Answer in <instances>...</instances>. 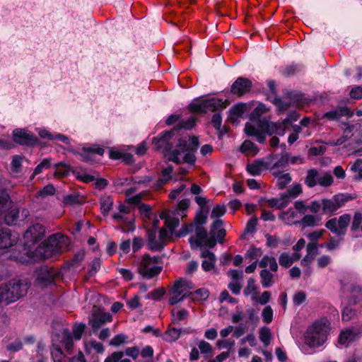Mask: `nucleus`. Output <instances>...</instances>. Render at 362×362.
Listing matches in <instances>:
<instances>
[{"label": "nucleus", "instance_id": "a18cd8bd", "mask_svg": "<svg viewBox=\"0 0 362 362\" xmlns=\"http://www.w3.org/2000/svg\"><path fill=\"white\" fill-rule=\"evenodd\" d=\"M10 197L5 190H0V216L10 206Z\"/></svg>", "mask_w": 362, "mask_h": 362}, {"label": "nucleus", "instance_id": "de8ad7c7", "mask_svg": "<svg viewBox=\"0 0 362 362\" xmlns=\"http://www.w3.org/2000/svg\"><path fill=\"white\" fill-rule=\"evenodd\" d=\"M52 165V160L50 158H45L34 169L33 173L30 179H33L35 175L40 174L44 170L49 169Z\"/></svg>", "mask_w": 362, "mask_h": 362}, {"label": "nucleus", "instance_id": "864d4df0", "mask_svg": "<svg viewBox=\"0 0 362 362\" xmlns=\"http://www.w3.org/2000/svg\"><path fill=\"white\" fill-rule=\"evenodd\" d=\"M351 170L357 173L354 177L356 180H362V159H357L351 166Z\"/></svg>", "mask_w": 362, "mask_h": 362}, {"label": "nucleus", "instance_id": "5fc2aeb1", "mask_svg": "<svg viewBox=\"0 0 362 362\" xmlns=\"http://www.w3.org/2000/svg\"><path fill=\"white\" fill-rule=\"evenodd\" d=\"M296 213L293 209H289L286 212L284 213L282 218L286 221L288 224H295L298 222V220L295 219Z\"/></svg>", "mask_w": 362, "mask_h": 362}, {"label": "nucleus", "instance_id": "2eb2a0df", "mask_svg": "<svg viewBox=\"0 0 362 362\" xmlns=\"http://www.w3.org/2000/svg\"><path fill=\"white\" fill-rule=\"evenodd\" d=\"M269 161L268 170L273 174L274 172H282L289 163V155L287 153L282 154L280 157L276 155L267 157Z\"/></svg>", "mask_w": 362, "mask_h": 362}, {"label": "nucleus", "instance_id": "b1692460", "mask_svg": "<svg viewBox=\"0 0 362 362\" xmlns=\"http://www.w3.org/2000/svg\"><path fill=\"white\" fill-rule=\"evenodd\" d=\"M276 180V186L279 189H284L292 180L290 173L285 171L274 172L272 174Z\"/></svg>", "mask_w": 362, "mask_h": 362}, {"label": "nucleus", "instance_id": "473e14b6", "mask_svg": "<svg viewBox=\"0 0 362 362\" xmlns=\"http://www.w3.org/2000/svg\"><path fill=\"white\" fill-rule=\"evenodd\" d=\"M259 267L261 268L269 267L272 272H276L278 269V265L276 259L269 256L263 257V258L259 262Z\"/></svg>", "mask_w": 362, "mask_h": 362}, {"label": "nucleus", "instance_id": "a19ab883", "mask_svg": "<svg viewBox=\"0 0 362 362\" xmlns=\"http://www.w3.org/2000/svg\"><path fill=\"white\" fill-rule=\"evenodd\" d=\"M338 210L333 198L322 199V212L324 214H334Z\"/></svg>", "mask_w": 362, "mask_h": 362}, {"label": "nucleus", "instance_id": "37998d69", "mask_svg": "<svg viewBox=\"0 0 362 362\" xmlns=\"http://www.w3.org/2000/svg\"><path fill=\"white\" fill-rule=\"evenodd\" d=\"M334 182V178L329 173H323L319 175L317 185L323 187H330Z\"/></svg>", "mask_w": 362, "mask_h": 362}, {"label": "nucleus", "instance_id": "e433bc0d", "mask_svg": "<svg viewBox=\"0 0 362 362\" xmlns=\"http://www.w3.org/2000/svg\"><path fill=\"white\" fill-rule=\"evenodd\" d=\"M180 336V329L175 327H170L163 334V339L169 342L176 341Z\"/></svg>", "mask_w": 362, "mask_h": 362}, {"label": "nucleus", "instance_id": "4468645a", "mask_svg": "<svg viewBox=\"0 0 362 362\" xmlns=\"http://www.w3.org/2000/svg\"><path fill=\"white\" fill-rule=\"evenodd\" d=\"M13 141L21 145L35 146L38 143L37 138L25 129L17 128L13 131Z\"/></svg>", "mask_w": 362, "mask_h": 362}, {"label": "nucleus", "instance_id": "423d86ee", "mask_svg": "<svg viewBox=\"0 0 362 362\" xmlns=\"http://www.w3.org/2000/svg\"><path fill=\"white\" fill-rule=\"evenodd\" d=\"M329 329V322L327 319L323 318L315 321L305 332V344L311 348L322 346L327 340Z\"/></svg>", "mask_w": 362, "mask_h": 362}, {"label": "nucleus", "instance_id": "a211bd4d", "mask_svg": "<svg viewBox=\"0 0 362 362\" xmlns=\"http://www.w3.org/2000/svg\"><path fill=\"white\" fill-rule=\"evenodd\" d=\"M45 230L42 225L40 223H35L28 228V229L24 233V238L26 240L27 243H36L41 240Z\"/></svg>", "mask_w": 362, "mask_h": 362}, {"label": "nucleus", "instance_id": "13d9d810", "mask_svg": "<svg viewBox=\"0 0 362 362\" xmlns=\"http://www.w3.org/2000/svg\"><path fill=\"white\" fill-rule=\"evenodd\" d=\"M90 347L95 350L97 353L102 354L104 351V347L102 343L95 340H90L89 342L86 343V347Z\"/></svg>", "mask_w": 362, "mask_h": 362}, {"label": "nucleus", "instance_id": "0eeeda50", "mask_svg": "<svg viewBox=\"0 0 362 362\" xmlns=\"http://www.w3.org/2000/svg\"><path fill=\"white\" fill-rule=\"evenodd\" d=\"M189 206V200L184 199L181 200L176 209L163 212L160 218L165 221V226L169 228L170 238L173 230L180 223V218L186 216V212Z\"/></svg>", "mask_w": 362, "mask_h": 362}, {"label": "nucleus", "instance_id": "bb28decb", "mask_svg": "<svg viewBox=\"0 0 362 362\" xmlns=\"http://www.w3.org/2000/svg\"><path fill=\"white\" fill-rule=\"evenodd\" d=\"M353 115V112L347 107H343L325 113L324 117L331 120H337L341 116L351 117Z\"/></svg>", "mask_w": 362, "mask_h": 362}, {"label": "nucleus", "instance_id": "0e129e2a", "mask_svg": "<svg viewBox=\"0 0 362 362\" xmlns=\"http://www.w3.org/2000/svg\"><path fill=\"white\" fill-rule=\"evenodd\" d=\"M257 224V219L255 217H252L247 223L245 228V233H252L255 230Z\"/></svg>", "mask_w": 362, "mask_h": 362}, {"label": "nucleus", "instance_id": "49530a36", "mask_svg": "<svg viewBox=\"0 0 362 362\" xmlns=\"http://www.w3.org/2000/svg\"><path fill=\"white\" fill-rule=\"evenodd\" d=\"M134 191V188H130L126 191L127 202L130 204L138 205L141 202L142 196L141 194L132 196Z\"/></svg>", "mask_w": 362, "mask_h": 362}, {"label": "nucleus", "instance_id": "6e6552de", "mask_svg": "<svg viewBox=\"0 0 362 362\" xmlns=\"http://www.w3.org/2000/svg\"><path fill=\"white\" fill-rule=\"evenodd\" d=\"M28 285L21 281L10 282L0 286V303L9 304L25 296L28 291Z\"/></svg>", "mask_w": 362, "mask_h": 362}, {"label": "nucleus", "instance_id": "20e7f679", "mask_svg": "<svg viewBox=\"0 0 362 362\" xmlns=\"http://www.w3.org/2000/svg\"><path fill=\"white\" fill-rule=\"evenodd\" d=\"M141 214L149 220H152V226L148 229V245L152 251L161 250L170 240V233L164 228L159 230L158 236H156V230L160 223L159 219L151 211V207L148 204H141L139 206Z\"/></svg>", "mask_w": 362, "mask_h": 362}, {"label": "nucleus", "instance_id": "6ab92c4d", "mask_svg": "<svg viewBox=\"0 0 362 362\" xmlns=\"http://www.w3.org/2000/svg\"><path fill=\"white\" fill-rule=\"evenodd\" d=\"M269 161L267 158L256 159L246 166L247 172L252 176L260 175L264 170H268Z\"/></svg>", "mask_w": 362, "mask_h": 362}, {"label": "nucleus", "instance_id": "f3484780", "mask_svg": "<svg viewBox=\"0 0 362 362\" xmlns=\"http://www.w3.org/2000/svg\"><path fill=\"white\" fill-rule=\"evenodd\" d=\"M112 219L121 225L124 232L134 231L135 229L134 220L130 215L118 211L112 214Z\"/></svg>", "mask_w": 362, "mask_h": 362}, {"label": "nucleus", "instance_id": "393cba45", "mask_svg": "<svg viewBox=\"0 0 362 362\" xmlns=\"http://www.w3.org/2000/svg\"><path fill=\"white\" fill-rule=\"evenodd\" d=\"M104 149L100 147H90V148H83L82 152L79 154L81 156L83 160L85 162H91L93 160V156L95 153L103 156L104 153Z\"/></svg>", "mask_w": 362, "mask_h": 362}, {"label": "nucleus", "instance_id": "a878e982", "mask_svg": "<svg viewBox=\"0 0 362 362\" xmlns=\"http://www.w3.org/2000/svg\"><path fill=\"white\" fill-rule=\"evenodd\" d=\"M172 173L173 168L171 166H168L164 168L158 178V180L154 183V187L156 189H160L167 184L172 179Z\"/></svg>", "mask_w": 362, "mask_h": 362}, {"label": "nucleus", "instance_id": "4be33fe9", "mask_svg": "<svg viewBox=\"0 0 362 362\" xmlns=\"http://www.w3.org/2000/svg\"><path fill=\"white\" fill-rule=\"evenodd\" d=\"M36 131L42 139H47L51 141L57 140L65 144H70V139L64 134L57 133L51 134L48 130L43 128L36 129Z\"/></svg>", "mask_w": 362, "mask_h": 362}, {"label": "nucleus", "instance_id": "c03bdc74", "mask_svg": "<svg viewBox=\"0 0 362 362\" xmlns=\"http://www.w3.org/2000/svg\"><path fill=\"white\" fill-rule=\"evenodd\" d=\"M259 337L260 341L264 344V346H268L271 342L272 333L267 327H263L259 329Z\"/></svg>", "mask_w": 362, "mask_h": 362}, {"label": "nucleus", "instance_id": "412c9836", "mask_svg": "<svg viewBox=\"0 0 362 362\" xmlns=\"http://www.w3.org/2000/svg\"><path fill=\"white\" fill-rule=\"evenodd\" d=\"M360 333V330L356 328L346 329L341 331L338 341L340 344L347 346L358 339Z\"/></svg>", "mask_w": 362, "mask_h": 362}, {"label": "nucleus", "instance_id": "ddd939ff", "mask_svg": "<svg viewBox=\"0 0 362 362\" xmlns=\"http://www.w3.org/2000/svg\"><path fill=\"white\" fill-rule=\"evenodd\" d=\"M350 221L351 216L348 214H344L338 218H333L329 219L326 222L325 226L337 235H344Z\"/></svg>", "mask_w": 362, "mask_h": 362}, {"label": "nucleus", "instance_id": "8fccbe9b", "mask_svg": "<svg viewBox=\"0 0 362 362\" xmlns=\"http://www.w3.org/2000/svg\"><path fill=\"white\" fill-rule=\"evenodd\" d=\"M302 193V186L300 184H293V186L284 193V195L288 199V202L291 199L297 197Z\"/></svg>", "mask_w": 362, "mask_h": 362}, {"label": "nucleus", "instance_id": "09e8293b", "mask_svg": "<svg viewBox=\"0 0 362 362\" xmlns=\"http://www.w3.org/2000/svg\"><path fill=\"white\" fill-rule=\"evenodd\" d=\"M54 175L57 177H64L67 175L70 172V167L64 163H59L54 165Z\"/></svg>", "mask_w": 362, "mask_h": 362}, {"label": "nucleus", "instance_id": "052dcab7", "mask_svg": "<svg viewBox=\"0 0 362 362\" xmlns=\"http://www.w3.org/2000/svg\"><path fill=\"white\" fill-rule=\"evenodd\" d=\"M362 223V214L360 212H356L354 216V219L351 224V230L356 231L361 223Z\"/></svg>", "mask_w": 362, "mask_h": 362}, {"label": "nucleus", "instance_id": "72a5a7b5", "mask_svg": "<svg viewBox=\"0 0 362 362\" xmlns=\"http://www.w3.org/2000/svg\"><path fill=\"white\" fill-rule=\"evenodd\" d=\"M320 174L315 169H310L308 171L305 183L308 187L312 188L317 185Z\"/></svg>", "mask_w": 362, "mask_h": 362}, {"label": "nucleus", "instance_id": "1a4fd4ad", "mask_svg": "<svg viewBox=\"0 0 362 362\" xmlns=\"http://www.w3.org/2000/svg\"><path fill=\"white\" fill-rule=\"evenodd\" d=\"M160 260V257L158 256L151 257L148 255H144L138 267L139 273L148 279L158 275L162 270Z\"/></svg>", "mask_w": 362, "mask_h": 362}, {"label": "nucleus", "instance_id": "338daca9", "mask_svg": "<svg viewBox=\"0 0 362 362\" xmlns=\"http://www.w3.org/2000/svg\"><path fill=\"white\" fill-rule=\"evenodd\" d=\"M55 192V189L53 185H49L43 187L42 189L39 191L38 195L42 197H45L49 195H52Z\"/></svg>", "mask_w": 362, "mask_h": 362}, {"label": "nucleus", "instance_id": "f03ea898", "mask_svg": "<svg viewBox=\"0 0 362 362\" xmlns=\"http://www.w3.org/2000/svg\"><path fill=\"white\" fill-rule=\"evenodd\" d=\"M298 117V114L293 111L281 122H273L267 119L252 120L246 123L245 132L248 136H255L258 142L263 143L266 140V134L284 136L288 125L297 121Z\"/></svg>", "mask_w": 362, "mask_h": 362}, {"label": "nucleus", "instance_id": "69168bd1", "mask_svg": "<svg viewBox=\"0 0 362 362\" xmlns=\"http://www.w3.org/2000/svg\"><path fill=\"white\" fill-rule=\"evenodd\" d=\"M339 243V240H335L334 238H331L328 243L321 245L320 247L326 248L328 251H332L337 248Z\"/></svg>", "mask_w": 362, "mask_h": 362}, {"label": "nucleus", "instance_id": "f8f14e48", "mask_svg": "<svg viewBox=\"0 0 362 362\" xmlns=\"http://www.w3.org/2000/svg\"><path fill=\"white\" fill-rule=\"evenodd\" d=\"M192 247H199L205 245L209 247H214L216 241L213 236L209 237L206 230L201 226H198L195 229V235L192 236L189 240Z\"/></svg>", "mask_w": 362, "mask_h": 362}, {"label": "nucleus", "instance_id": "dca6fc26", "mask_svg": "<svg viewBox=\"0 0 362 362\" xmlns=\"http://www.w3.org/2000/svg\"><path fill=\"white\" fill-rule=\"evenodd\" d=\"M18 238V234L12 232L9 228H0V249L8 248L16 245Z\"/></svg>", "mask_w": 362, "mask_h": 362}, {"label": "nucleus", "instance_id": "f704fd0d", "mask_svg": "<svg viewBox=\"0 0 362 362\" xmlns=\"http://www.w3.org/2000/svg\"><path fill=\"white\" fill-rule=\"evenodd\" d=\"M198 348L200 353L204 355L206 359L210 358L214 354L211 345L204 340H202L199 342Z\"/></svg>", "mask_w": 362, "mask_h": 362}, {"label": "nucleus", "instance_id": "c9c22d12", "mask_svg": "<svg viewBox=\"0 0 362 362\" xmlns=\"http://www.w3.org/2000/svg\"><path fill=\"white\" fill-rule=\"evenodd\" d=\"M172 321L174 324H178L180 322L187 318L189 312L185 309H174L171 313Z\"/></svg>", "mask_w": 362, "mask_h": 362}, {"label": "nucleus", "instance_id": "aec40b11", "mask_svg": "<svg viewBox=\"0 0 362 362\" xmlns=\"http://www.w3.org/2000/svg\"><path fill=\"white\" fill-rule=\"evenodd\" d=\"M252 82L245 78L239 77L233 83L231 87V93L235 95H242L250 91Z\"/></svg>", "mask_w": 362, "mask_h": 362}, {"label": "nucleus", "instance_id": "58836bf2", "mask_svg": "<svg viewBox=\"0 0 362 362\" xmlns=\"http://www.w3.org/2000/svg\"><path fill=\"white\" fill-rule=\"evenodd\" d=\"M261 283L264 288L272 286L274 275L267 269H262L260 272Z\"/></svg>", "mask_w": 362, "mask_h": 362}, {"label": "nucleus", "instance_id": "4d7b16f0", "mask_svg": "<svg viewBox=\"0 0 362 362\" xmlns=\"http://www.w3.org/2000/svg\"><path fill=\"white\" fill-rule=\"evenodd\" d=\"M235 341L233 339L218 340L216 346L219 349H226L228 351L235 346Z\"/></svg>", "mask_w": 362, "mask_h": 362}, {"label": "nucleus", "instance_id": "c85d7f7f", "mask_svg": "<svg viewBox=\"0 0 362 362\" xmlns=\"http://www.w3.org/2000/svg\"><path fill=\"white\" fill-rule=\"evenodd\" d=\"M24 157L20 155H15L12 157L11 162V172L15 177L22 172V164Z\"/></svg>", "mask_w": 362, "mask_h": 362}, {"label": "nucleus", "instance_id": "7ed1b4c3", "mask_svg": "<svg viewBox=\"0 0 362 362\" xmlns=\"http://www.w3.org/2000/svg\"><path fill=\"white\" fill-rule=\"evenodd\" d=\"M86 325L83 323L75 324L72 331L69 329H63L60 334L52 337L53 344L51 354L54 362H69L68 358L64 355L62 349L57 342L59 341L64 346L67 352H71L75 341H79L85 331Z\"/></svg>", "mask_w": 362, "mask_h": 362}, {"label": "nucleus", "instance_id": "9b49d317", "mask_svg": "<svg viewBox=\"0 0 362 362\" xmlns=\"http://www.w3.org/2000/svg\"><path fill=\"white\" fill-rule=\"evenodd\" d=\"M226 105V100H223L217 98H211L193 103L189 107L192 111L202 113L223 109L225 108Z\"/></svg>", "mask_w": 362, "mask_h": 362}, {"label": "nucleus", "instance_id": "9d476101", "mask_svg": "<svg viewBox=\"0 0 362 362\" xmlns=\"http://www.w3.org/2000/svg\"><path fill=\"white\" fill-rule=\"evenodd\" d=\"M193 288L191 281L180 279L177 280L170 292L169 303L175 305L190 296L189 290Z\"/></svg>", "mask_w": 362, "mask_h": 362}, {"label": "nucleus", "instance_id": "6e6d98bb", "mask_svg": "<svg viewBox=\"0 0 362 362\" xmlns=\"http://www.w3.org/2000/svg\"><path fill=\"white\" fill-rule=\"evenodd\" d=\"M263 321L269 324L273 320V310L269 305L264 307L262 313Z\"/></svg>", "mask_w": 362, "mask_h": 362}, {"label": "nucleus", "instance_id": "79ce46f5", "mask_svg": "<svg viewBox=\"0 0 362 362\" xmlns=\"http://www.w3.org/2000/svg\"><path fill=\"white\" fill-rule=\"evenodd\" d=\"M100 209L104 215H107L113 205V200L110 196H104L100 198Z\"/></svg>", "mask_w": 362, "mask_h": 362}, {"label": "nucleus", "instance_id": "603ef678", "mask_svg": "<svg viewBox=\"0 0 362 362\" xmlns=\"http://www.w3.org/2000/svg\"><path fill=\"white\" fill-rule=\"evenodd\" d=\"M243 113V107L242 105H234L230 110L229 118L233 122H236Z\"/></svg>", "mask_w": 362, "mask_h": 362}, {"label": "nucleus", "instance_id": "4c0bfd02", "mask_svg": "<svg viewBox=\"0 0 362 362\" xmlns=\"http://www.w3.org/2000/svg\"><path fill=\"white\" fill-rule=\"evenodd\" d=\"M320 218L314 215H305L300 221V224L304 227H313L318 225Z\"/></svg>", "mask_w": 362, "mask_h": 362}, {"label": "nucleus", "instance_id": "ea45409f", "mask_svg": "<svg viewBox=\"0 0 362 362\" xmlns=\"http://www.w3.org/2000/svg\"><path fill=\"white\" fill-rule=\"evenodd\" d=\"M190 296L193 300H206L209 296V291L205 288L196 290L194 292L189 291Z\"/></svg>", "mask_w": 362, "mask_h": 362}, {"label": "nucleus", "instance_id": "774afa93", "mask_svg": "<svg viewBox=\"0 0 362 362\" xmlns=\"http://www.w3.org/2000/svg\"><path fill=\"white\" fill-rule=\"evenodd\" d=\"M123 356L124 353L122 351H116L107 357L104 362H117L120 361Z\"/></svg>", "mask_w": 362, "mask_h": 362}, {"label": "nucleus", "instance_id": "5701e85b", "mask_svg": "<svg viewBox=\"0 0 362 362\" xmlns=\"http://www.w3.org/2000/svg\"><path fill=\"white\" fill-rule=\"evenodd\" d=\"M202 257L204 259L202 267L204 271H210L214 267L216 257L214 254L206 249H202Z\"/></svg>", "mask_w": 362, "mask_h": 362}, {"label": "nucleus", "instance_id": "cd10ccee", "mask_svg": "<svg viewBox=\"0 0 362 362\" xmlns=\"http://www.w3.org/2000/svg\"><path fill=\"white\" fill-rule=\"evenodd\" d=\"M300 258V255L298 252H294L290 255L286 252L282 253L279 258V264L281 267H289L291 264Z\"/></svg>", "mask_w": 362, "mask_h": 362}, {"label": "nucleus", "instance_id": "e2e57ef3", "mask_svg": "<svg viewBox=\"0 0 362 362\" xmlns=\"http://www.w3.org/2000/svg\"><path fill=\"white\" fill-rule=\"evenodd\" d=\"M226 213V207L224 205H217L214 207L211 216L213 218H218Z\"/></svg>", "mask_w": 362, "mask_h": 362}, {"label": "nucleus", "instance_id": "bf43d9fd", "mask_svg": "<svg viewBox=\"0 0 362 362\" xmlns=\"http://www.w3.org/2000/svg\"><path fill=\"white\" fill-rule=\"evenodd\" d=\"M127 336L122 334L115 336L110 341V345L112 346H118L124 343Z\"/></svg>", "mask_w": 362, "mask_h": 362}, {"label": "nucleus", "instance_id": "f257e3e1", "mask_svg": "<svg viewBox=\"0 0 362 362\" xmlns=\"http://www.w3.org/2000/svg\"><path fill=\"white\" fill-rule=\"evenodd\" d=\"M175 130L162 132L158 137L153 140V144L157 150L163 148L165 157L170 161L177 164L186 163L193 165L196 161L194 152L197 149L199 141L195 136H190L188 134H183L179 139L177 149L170 151L172 145L170 141L174 136Z\"/></svg>", "mask_w": 362, "mask_h": 362}, {"label": "nucleus", "instance_id": "3c124183", "mask_svg": "<svg viewBox=\"0 0 362 362\" xmlns=\"http://www.w3.org/2000/svg\"><path fill=\"white\" fill-rule=\"evenodd\" d=\"M19 210L13 209L5 215V223L8 226L15 225L18 221Z\"/></svg>", "mask_w": 362, "mask_h": 362}, {"label": "nucleus", "instance_id": "7c9ffc66", "mask_svg": "<svg viewBox=\"0 0 362 362\" xmlns=\"http://www.w3.org/2000/svg\"><path fill=\"white\" fill-rule=\"evenodd\" d=\"M335 204L339 209L343 206L345 203L354 199L356 197L348 193H339L332 197Z\"/></svg>", "mask_w": 362, "mask_h": 362}, {"label": "nucleus", "instance_id": "2f4dec72", "mask_svg": "<svg viewBox=\"0 0 362 362\" xmlns=\"http://www.w3.org/2000/svg\"><path fill=\"white\" fill-rule=\"evenodd\" d=\"M268 206L270 207H274L278 209L285 208L288 204V200L284 195V194L279 198H273L267 201Z\"/></svg>", "mask_w": 362, "mask_h": 362}, {"label": "nucleus", "instance_id": "680f3d73", "mask_svg": "<svg viewBox=\"0 0 362 362\" xmlns=\"http://www.w3.org/2000/svg\"><path fill=\"white\" fill-rule=\"evenodd\" d=\"M325 233V230L320 229L318 230H315L313 233H310L308 234L307 237L310 240V243H317V241L321 238L323 234Z\"/></svg>", "mask_w": 362, "mask_h": 362}, {"label": "nucleus", "instance_id": "39448f33", "mask_svg": "<svg viewBox=\"0 0 362 362\" xmlns=\"http://www.w3.org/2000/svg\"><path fill=\"white\" fill-rule=\"evenodd\" d=\"M69 245L68 238L60 233L50 235L42 242L33 252L35 261H41L55 257L66 250Z\"/></svg>", "mask_w": 362, "mask_h": 362}, {"label": "nucleus", "instance_id": "c756f323", "mask_svg": "<svg viewBox=\"0 0 362 362\" xmlns=\"http://www.w3.org/2000/svg\"><path fill=\"white\" fill-rule=\"evenodd\" d=\"M240 151L247 156H254L259 152V148L251 141H245L240 146Z\"/></svg>", "mask_w": 362, "mask_h": 362}]
</instances>
